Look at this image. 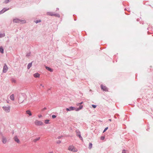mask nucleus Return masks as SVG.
<instances>
[{"label": "nucleus", "instance_id": "24", "mask_svg": "<svg viewBox=\"0 0 153 153\" xmlns=\"http://www.w3.org/2000/svg\"><path fill=\"white\" fill-rule=\"evenodd\" d=\"M40 139V137H39L36 138L33 140V142L35 143H36L37 141L39 140Z\"/></svg>", "mask_w": 153, "mask_h": 153}, {"label": "nucleus", "instance_id": "7", "mask_svg": "<svg viewBox=\"0 0 153 153\" xmlns=\"http://www.w3.org/2000/svg\"><path fill=\"white\" fill-rule=\"evenodd\" d=\"M14 140L18 143H20V141L17 136H15L14 137Z\"/></svg>", "mask_w": 153, "mask_h": 153}, {"label": "nucleus", "instance_id": "58", "mask_svg": "<svg viewBox=\"0 0 153 153\" xmlns=\"http://www.w3.org/2000/svg\"><path fill=\"white\" fill-rule=\"evenodd\" d=\"M149 27H148L147 28V30H149Z\"/></svg>", "mask_w": 153, "mask_h": 153}, {"label": "nucleus", "instance_id": "23", "mask_svg": "<svg viewBox=\"0 0 153 153\" xmlns=\"http://www.w3.org/2000/svg\"><path fill=\"white\" fill-rule=\"evenodd\" d=\"M92 146H93V144H92V143H91V142L89 143V146H88V149H91L92 147Z\"/></svg>", "mask_w": 153, "mask_h": 153}, {"label": "nucleus", "instance_id": "19", "mask_svg": "<svg viewBox=\"0 0 153 153\" xmlns=\"http://www.w3.org/2000/svg\"><path fill=\"white\" fill-rule=\"evenodd\" d=\"M9 8L7 7H4L2 10H3V13H4L6 11H7L9 10Z\"/></svg>", "mask_w": 153, "mask_h": 153}, {"label": "nucleus", "instance_id": "48", "mask_svg": "<svg viewBox=\"0 0 153 153\" xmlns=\"http://www.w3.org/2000/svg\"><path fill=\"white\" fill-rule=\"evenodd\" d=\"M40 86H42L43 87H44V85H43L42 84H41L40 85Z\"/></svg>", "mask_w": 153, "mask_h": 153}, {"label": "nucleus", "instance_id": "45", "mask_svg": "<svg viewBox=\"0 0 153 153\" xmlns=\"http://www.w3.org/2000/svg\"><path fill=\"white\" fill-rule=\"evenodd\" d=\"M46 109H47V108L46 107H45L43 108V110L44 111V110H46Z\"/></svg>", "mask_w": 153, "mask_h": 153}, {"label": "nucleus", "instance_id": "55", "mask_svg": "<svg viewBox=\"0 0 153 153\" xmlns=\"http://www.w3.org/2000/svg\"><path fill=\"white\" fill-rule=\"evenodd\" d=\"M127 9H126V8H125V9H124V10H126Z\"/></svg>", "mask_w": 153, "mask_h": 153}, {"label": "nucleus", "instance_id": "12", "mask_svg": "<svg viewBox=\"0 0 153 153\" xmlns=\"http://www.w3.org/2000/svg\"><path fill=\"white\" fill-rule=\"evenodd\" d=\"M33 76L35 78H39L40 74L38 73H36L33 74Z\"/></svg>", "mask_w": 153, "mask_h": 153}, {"label": "nucleus", "instance_id": "61", "mask_svg": "<svg viewBox=\"0 0 153 153\" xmlns=\"http://www.w3.org/2000/svg\"><path fill=\"white\" fill-rule=\"evenodd\" d=\"M125 13L126 14L128 15V14H127V13Z\"/></svg>", "mask_w": 153, "mask_h": 153}, {"label": "nucleus", "instance_id": "40", "mask_svg": "<svg viewBox=\"0 0 153 153\" xmlns=\"http://www.w3.org/2000/svg\"><path fill=\"white\" fill-rule=\"evenodd\" d=\"M79 139L81 140H82V141L83 140V138L81 136H79Z\"/></svg>", "mask_w": 153, "mask_h": 153}, {"label": "nucleus", "instance_id": "50", "mask_svg": "<svg viewBox=\"0 0 153 153\" xmlns=\"http://www.w3.org/2000/svg\"><path fill=\"white\" fill-rule=\"evenodd\" d=\"M49 153H53V151H51L50 152H49Z\"/></svg>", "mask_w": 153, "mask_h": 153}, {"label": "nucleus", "instance_id": "18", "mask_svg": "<svg viewBox=\"0 0 153 153\" xmlns=\"http://www.w3.org/2000/svg\"><path fill=\"white\" fill-rule=\"evenodd\" d=\"M50 120L48 119H46L45 120L44 122L45 124H50Z\"/></svg>", "mask_w": 153, "mask_h": 153}, {"label": "nucleus", "instance_id": "10", "mask_svg": "<svg viewBox=\"0 0 153 153\" xmlns=\"http://www.w3.org/2000/svg\"><path fill=\"white\" fill-rule=\"evenodd\" d=\"M1 139L2 142L3 144H4L6 143L7 142V138L6 137H4L3 136Z\"/></svg>", "mask_w": 153, "mask_h": 153}, {"label": "nucleus", "instance_id": "35", "mask_svg": "<svg viewBox=\"0 0 153 153\" xmlns=\"http://www.w3.org/2000/svg\"><path fill=\"white\" fill-rule=\"evenodd\" d=\"M108 129V127H106L105 128L103 131V133H104Z\"/></svg>", "mask_w": 153, "mask_h": 153}, {"label": "nucleus", "instance_id": "15", "mask_svg": "<svg viewBox=\"0 0 153 153\" xmlns=\"http://www.w3.org/2000/svg\"><path fill=\"white\" fill-rule=\"evenodd\" d=\"M54 13L53 12H48L47 13V14L48 15L50 16H53Z\"/></svg>", "mask_w": 153, "mask_h": 153}, {"label": "nucleus", "instance_id": "1", "mask_svg": "<svg viewBox=\"0 0 153 153\" xmlns=\"http://www.w3.org/2000/svg\"><path fill=\"white\" fill-rule=\"evenodd\" d=\"M83 108V106L82 105H80V106L78 108L74 106H71L68 108H66V110L67 111L74 110L76 111H78L82 109Z\"/></svg>", "mask_w": 153, "mask_h": 153}, {"label": "nucleus", "instance_id": "49", "mask_svg": "<svg viewBox=\"0 0 153 153\" xmlns=\"http://www.w3.org/2000/svg\"><path fill=\"white\" fill-rule=\"evenodd\" d=\"M59 10V8H56V11H57V10Z\"/></svg>", "mask_w": 153, "mask_h": 153}, {"label": "nucleus", "instance_id": "6", "mask_svg": "<svg viewBox=\"0 0 153 153\" xmlns=\"http://www.w3.org/2000/svg\"><path fill=\"white\" fill-rule=\"evenodd\" d=\"M8 68L6 64L5 63L4 64V65L3 67V69L2 70V72L3 73H6L8 70Z\"/></svg>", "mask_w": 153, "mask_h": 153}, {"label": "nucleus", "instance_id": "3", "mask_svg": "<svg viewBox=\"0 0 153 153\" xmlns=\"http://www.w3.org/2000/svg\"><path fill=\"white\" fill-rule=\"evenodd\" d=\"M2 108L7 113H9L10 112V106L7 107L4 106L2 107Z\"/></svg>", "mask_w": 153, "mask_h": 153}, {"label": "nucleus", "instance_id": "14", "mask_svg": "<svg viewBox=\"0 0 153 153\" xmlns=\"http://www.w3.org/2000/svg\"><path fill=\"white\" fill-rule=\"evenodd\" d=\"M76 136L78 137H79V136H81V134L80 132L79 131V130H76Z\"/></svg>", "mask_w": 153, "mask_h": 153}, {"label": "nucleus", "instance_id": "28", "mask_svg": "<svg viewBox=\"0 0 153 153\" xmlns=\"http://www.w3.org/2000/svg\"><path fill=\"white\" fill-rule=\"evenodd\" d=\"M105 138V136H102L100 137V139L101 140H104Z\"/></svg>", "mask_w": 153, "mask_h": 153}, {"label": "nucleus", "instance_id": "2", "mask_svg": "<svg viewBox=\"0 0 153 153\" xmlns=\"http://www.w3.org/2000/svg\"><path fill=\"white\" fill-rule=\"evenodd\" d=\"M69 150L73 152H76L78 151V150L75 148L73 146L70 145L68 148Z\"/></svg>", "mask_w": 153, "mask_h": 153}, {"label": "nucleus", "instance_id": "63", "mask_svg": "<svg viewBox=\"0 0 153 153\" xmlns=\"http://www.w3.org/2000/svg\"><path fill=\"white\" fill-rule=\"evenodd\" d=\"M152 36H153V35H152Z\"/></svg>", "mask_w": 153, "mask_h": 153}, {"label": "nucleus", "instance_id": "30", "mask_svg": "<svg viewBox=\"0 0 153 153\" xmlns=\"http://www.w3.org/2000/svg\"><path fill=\"white\" fill-rule=\"evenodd\" d=\"M31 53L30 52L27 53L26 55V56L27 57L29 56H30Z\"/></svg>", "mask_w": 153, "mask_h": 153}, {"label": "nucleus", "instance_id": "37", "mask_svg": "<svg viewBox=\"0 0 153 153\" xmlns=\"http://www.w3.org/2000/svg\"><path fill=\"white\" fill-rule=\"evenodd\" d=\"M76 15H75V14L73 15V17H74V20L75 21H76L77 20L76 18Z\"/></svg>", "mask_w": 153, "mask_h": 153}, {"label": "nucleus", "instance_id": "21", "mask_svg": "<svg viewBox=\"0 0 153 153\" xmlns=\"http://www.w3.org/2000/svg\"><path fill=\"white\" fill-rule=\"evenodd\" d=\"M11 81L12 83H16V80L13 78H12L11 79Z\"/></svg>", "mask_w": 153, "mask_h": 153}, {"label": "nucleus", "instance_id": "26", "mask_svg": "<svg viewBox=\"0 0 153 153\" xmlns=\"http://www.w3.org/2000/svg\"><path fill=\"white\" fill-rule=\"evenodd\" d=\"M41 22V20L40 19L36 20L35 21V22L36 23V24H37L38 23Z\"/></svg>", "mask_w": 153, "mask_h": 153}, {"label": "nucleus", "instance_id": "16", "mask_svg": "<svg viewBox=\"0 0 153 153\" xmlns=\"http://www.w3.org/2000/svg\"><path fill=\"white\" fill-rule=\"evenodd\" d=\"M0 52L1 54L4 53V49L2 46L0 47Z\"/></svg>", "mask_w": 153, "mask_h": 153}, {"label": "nucleus", "instance_id": "47", "mask_svg": "<svg viewBox=\"0 0 153 153\" xmlns=\"http://www.w3.org/2000/svg\"><path fill=\"white\" fill-rule=\"evenodd\" d=\"M140 19H139V18L137 19V22L139 21H140Z\"/></svg>", "mask_w": 153, "mask_h": 153}, {"label": "nucleus", "instance_id": "56", "mask_svg": "<svg viewBox=\"0 0 153 153\" xmlns=\"http://www.w3.org/2000/svg\"><path fill=\"white\" fill-rule=\"evenodd\" d=\"M137 76V75L136 74V77Z\"/></svg>", "mask_w": 153, "mask_h": 153}, {"label": "nucleus", "instance_id": "41", "mask_svg": "<svg viewBox=\"0 0 153 153\" xmlns=\"http://www.w3.org/2000/svg\"><path fill=\"white\" fill-rule=\"evenodd\" d=\"M117 115V116H119V114H115V115H114V118L115 119H117V117H116V116H115V115Z\"/></svg>", "mask_w": 153, "mask_h": 153}, {"label": "nucleus", "instance_id": "5", "mask_svg": "<svg viewBox=\"0 0 153 153\" xmlns=\"http://www.w3.org/2000/svg\"><path fill=\"white\" fill-rule=\"evenodd\" d=\"M100 88L101 90L103 91H108V88L105 86L101 84L100 85Z\"/></svg>", "mask_w": 153, "mask_h": 153}, {"label": "nucleus", "instance_id": "44", "mask_svg": "<svg viewBox=\"0 0 153 153\" xmlns=\"http://www.w3.org/2000/svg\"><path fill=\"white\" fill-rule=\"evenodd\" d=\"M140 24H143L144 22L143 21H140Z\"/></svg>", "mask_w": 153, "mask_h": 153}, {"label": "nucleus", "instance_id": "52", "mask_svg": "<svg viewBox=\"0 0 153 153\" xmlns=\"http://www.w3.org/2000/svg\"><path fill=\"white\" fill-rule=\"evenodd\" d=\"M116 55H114V58L116 57Z\"/></svg>", "mask_w": 153, "mask_h": 153}, {"label": "nucleus", "instance_id": "9", "mask_svg": "<svg viewBox=\"0 0 153 153\" xmlns=\"http://www.w3.org/2000/svg\"><path fill=\"white\" fill-rule=\"evenodd\" d=\"M21 21V19H19L18 18L14 19L13 20V22L16 23H20Z\"/></svg>", "mask_w": 153, "mask_h": 153}, {"label": "nucleus", "instance_id": "57", "mask_svg": "<svg viewBox=\"0 0 153 153\" xmlns=\"http://www.w3.org/2000/svg\"><path fill=\"white\" fill-rule=\"evenodd\" d=\"M2 133L1 132H0V134L1 135L2 134Z\"/></svg>", "mask_w": 153, "mask_h": 153}, {"label": "nucleus", "instance_id": "39", "mask_svg": "<svg viewBox=\"0 0 153 153\" xmlns=\"http://www.w3.org/2000/svg\"><path fill=\"white\" fill-rule=\"evenodd\" d=\"M62 137H63V136L62 135H60V136H58L57 138L58 139H60Z\"/></svg>", "mask_w": 153, "mask_h": 153}, {"label": "nucleus", "instance_id": "38", "mask_svg": "<svg viewBox=\"0 0 153 153\" xmlns=\"http://www.w3.org/2000/svg\"><path fill=\"white\" fill-rule=\"evenodd\" d=\"M61 141L60 140H58V141H56V143L58 144L60 143H61Z\"/></svg>", "mask_w": 153, "mask_h": 153}, {"label": "nucleus", "instance_id": "27", "mask_svg": "<svg viewBox=\"0 0 153 153\" xmlns=\"http://www.w3.org/2000/svg\"><path fill=\"white\" fill-rule=\"evenodd\" d=\"M122 153H129V152L126 149H123L122 151Z\"/></svg>", "mask_w": 153, "mask_h": 153}, {"label": "nucleus", "instance_id": "13", "mask_svg": "<svg viewBox=\"0 0 153 153\" xmlns=\"http://www.w3.org/2000/svg\"><path fill=\"white\" fill-rule=\"evenodd\" d=\"M26 114H28L29 116H31L32 115V113L31 111L29 110L26 111Z\"/></svg>", "mask_w": 153, "mask_h": 153}, {"label": "nucleus", "instance_id": "33", "mask_svg": "<svg viewBox=\"0 0 153 153\" xmlns=\"http://www.w3.org/2000/svg\"><path fill=\"white\" fill-rule=\"evenodd\" d=\"M10 0H5L4 1V3L5 4H7L10 2Z\"/></svg>", "mask_w": 153, "mask_h": 153}, {"label": "nucleus", "instance_id": "8", "mask_svg": "<svg viewBox=\"0 0 153 153\" xmlns=\"http://www.w3.org/2000/svg\"><path fill=\"white\" fill-rule=\"evenodd\" d=\"M45 67L47 70L50 71L51 72H52L53 71V68H51L49 67L45 66Z\"/></svg>", "mask_w": 153, "mask_h": 153}, {"label": "nucleus", "instance_id": "32", "mask_svg": "<svg viewBox=\"0 0 153 153\" xmlns=\"http://www.w3.org/2000/svg\"><path fill=\"white\" fill-rule=\"evenodd\" d=\"M51 88H49L48 89V90L47 91V93L48 94H50V91L51 90Z\"/></svg>", "mask_w": 153, "mask_h": 153}, {"label": "nucleus", "instance_id": "43", "mask_svg": "<svg viewBox=\"0 0 153 153\" xmlns=\"http://www.w3.org/2000/svg\"><path fill=\"white\" fill-rule=\"evenodd\" d=\"M42 117V115L41 114H40L39 115H38V117L39 118H41V117Z\"/></svg>", "mask_w": 153, "mask_h": 153}, {"label": "nucleus", "instance_id": "36", "mask_svg": "<svg viewBox=\"0 0 153 153\" xmlns=\"http://www.w3.org/2000/svg\"><path fill=\"white\" fill-rule=\"evenodd\" d=\"M91 106H92V108H96L97 106V105H94V104L92 105Z\"/></svg>", "mask_w": 153, "mask_h": 153}, {"label": "nucleus", "instance_id": "60", "mask_svg": "<svg viewBox=\"0 0 153 153\" xmlns=\"http://www.w3.org/2000/svg\"><path fill=\"white\" fill-rule=\"evenodd\" d=\"M12 133H13V134L14 133V132H12Z\"/></svg>", "mask_w": 153, "mask_h": 153}, {"label": "nucleus", "instance_id": "29", "mask_svg": "<svg viewBox=\"0 0 153 153\" xmlns=\"http://www.w3.org/2000/svg\"><path fill=\"white\" fill-rule=\"evenodd\" d=\"M83 102L82 101L80 103H77L76 105L77 106H79L80 105H82L81 104H83Z\"/></svg>", "mask_w": 153, "mask_h": 153}, {"label": "nucleus", "instance_id": "11", "mask_svg": "<svg viewBox=\"0 0 153 153\" xmlns=\"http://www.w3.org/2000/svg\"><path fill=\"white\" fill-rule=\"evenodd\" d=\"M79 49L76 48H74L72 50V52L74 53V54H77V51H78Z\"/></svg>", "mask_w": 153, "mask_h": 153}, {"label": "nucleus", "instance_id": "51", "mask_svg": "<svg viewBox=\"0 0 153 153\" xmlns=\"http://www.w3.org/2000/svg\"><path fill=\"white\" fill-rule=\"evenodd\" d=\"M108 120L110 121H111V119H108Z\"/></svg>", "mask_w": 153, "mask_h": 153}, {"label": "nucleus", "instance_id": "17", "mask_svg": "<svg viewBox=\"0 0 153 153\" xmlns=\"http://www.w3.org/2000/svg\"><path fill=\"white\" fill-rule=\"evenodd\" d=\"M32 62H31L29 63L27 65V69H29L32 66Z\"/></svg>", "mask_w": 153, "mask_h": 153}, {"label": "nucleus", "instance_id": "54", "mask_svg": "<svg viewBox=\"0 0 153 153\" xmlns=\"http://www.w3.org/2000/svg\"><path fill=\"white\" fill-rule=\"evenodd\" d=\"M24 100H23V101H22V102H21V103H23V102L24 101Z\"/></svg>", "mask_w": 153, "mask_h": 153}, {"label": "nucleus", "instance_id": "53", "mask_svg": "<svg viewBox=\"0 0 153 153\" xmlns=\"http://www.w3.org/2000/svg\"><path fill=\"white\" fill-rule=\"evenodd\" d=\"M149 129V128H148L147 129H146V130L147 131H148V130Z\"/></svg>", "mask_w": 153, "mask_h": 153}, {"label": "nucleus", "instance_id": "59", "mask_svg": "<svg viewBox=\"0 0 153 153\" xmlns=\"http://www.w3.org/2000/svg\"><path fill=\"white\" fill-rule=\"evenodd\" d=\"M12 133H13V134L14 133V132H12Z\"/></svg>", "mask_w": 153, "mask_h": 153}, {"label": "nucleus", "instance_id": "34", "mask_svg": "<svg viewBox=\"0 0 153 153\" xmlns=\"http://www.w3.org/2000/svg\"><path fill=\"white\" fill-rule=\"evenodd\" d=\"M57 115H53L52 116V119H54L56 117Z\"/></svg>", "mask_w": 153, "mask_h": 153}, {"label": "nucleus", "instance_id": "20", "mask_svg": "<svg viewBox=\"0 0 153 153\" xmlns=\"http://www.w3.org/2000/svg\"><path fill=\"white\" fill-rule=\"evenodd\" d=\"M10 99L12 101L14 100V95L13 94H12L10 96Z\"/></svg>", "mask_w": 153, "mask_h": 153}, {"label": "nucleus", "instance_id": "25", "mask_svg": "<svg viewBox=\"0 0 153 153\" xmlns=\"http://www.w3.org/2000/svg\"><path fill=\"white\" fill-rule=\"evenodd\" d=\"M5 36V34L4 33H0V38H1L4 37Z\"/></svg>", "mask_w": 153, "mask_h": 153}, {"label": "nucleus", "instance_id": "62", "mask_svg": "<svg viewBox=\"0 0 153 153\" xmlns=\"http://www.w3.org/2000/svg\"><path fill=\"white\" fill-rule=\"evenodd\" d=\"M69 45H71L70 44H69Z\"/></svg>", "mask_w": 153, "mask_h": 153}, {"label": "nucleus", "instance_id": "46", "mask_svg": "<svg viewBox=\"0 0 153 153\" xmlns=\"http://www.w3.org/2000/svg\"><path fill=\"white\" fill-rule=\"evenodd\" d=\"M147 33L148 34H151V33H150L149 31H148L147 32Z\"/></svg>", "mask_w": 153, "mask_h": 153}, {"label": "nucleus", "instance_id": "31", "mask_svg": "<svg viewBox=\"0 0 153 153\" xmlns=\"http://www.w3.org/2000/svg\"><path fill=\"white\" fill-rule=\"evenodd\" d=\"M26 22V21L25 20H21V22L20 23L24 24Z\"/></svg>", "mask_w": 153, "mask_h": 153}, {"label": "nucleus", "instance_id": "22", "mask_svg": "<svg viewBox=\"0 0 153 153\" xmlns=\"http://www.w3.org/2000/svg\"><path fill=\"white\" fill-rule=\"evenodd\" d=\"M53 16L59 18L60 17V15L58 13H54Z\"/></svg>", "mask_w": 153, "mask_h": 153}, {"label": "nucleus", "instance_id": "4", "mask_svg": "<svg viewBox=\"0 0 153 153\" xmlns=\"http://www.w3.org/2000/svg\"><path fill=\"white\" fill-rule=\"evenodd\" d=\"M35 125L37 126H41L43 125V123L39 120H36L34 122Z\"/></svg>", "mask_w": 153, "mask_h": 153}, {"label": "nucleus", "instance_id": "42", "mask_svg": "<svg viewBox=\"0 0 153 153\" xmlns=\"http://www.w3.org/2000/svg\"><path fill=\"white\" fill-rule=\"evenodd\" d=\"M3 11V10H1V11H0V15L4 13Z\"/></svg>", "mask_w": 153, "mask_h": 153}]
</instances>
